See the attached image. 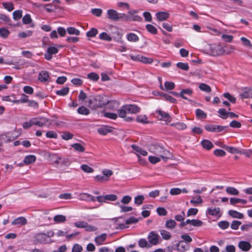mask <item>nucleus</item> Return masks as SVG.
<instances>
[{"instance_id": "obj_26", "label": "nucleus", "mask_w": 252, "mask_h": 252, "mask_svg": "<svg viewBox=\"0 0 252 252\" xmlns=\"http://www.w3.org/2000/svg\"><path fill=\"white\" fill-rule=\"evenodd\" d=\"M201 144L202 147L207 150H210L213 147V143L210 141L206 139L202 140Z\"/></svg>"}, {"instance_id": "obj_50", "label": "nucleus", "mask_w": 252, "mask_h": 252, "mask_svg": "<svg viewBox=\"0 0 252 252\" xmlns=\"http://www.w3.org/2000/svg\"><path fill=\"white\" fill-rule=\"evenodd\" d=\"M165 90L166 91L172 90L175 88V84L172 82L166 81L164 83Z\"/></svg>"}, {"instance_id": "obj_5", "label": "nucleus", "mask_w": 252, "mask_h": 252, "mask_svg": "<svg viewBox=\"0 0 252 252\" xmlns=\"http://www.w3.org/2000/svg\"><path fill=\"white\" fill-rule=\"evenodd\" d=\"M210 51L214 56H222L224 55L223 45L219 43L218 45H213L211 46Z\"/></svg>"}, {"instance_id": "obj_62", "label": "nucleus", "mask_w": 252, "mask_h": 252, "mask_svg": "<svg viewBox=\"0 0 252 252\" xmlns=\"http://www.w3.org/2000/svg\"><path fill=\"white\" fill-rule=\"evenodd\" d=\"M161 158L156 156H149V160L152 164H156L160 161Z\"/></svg>"}, {"instance_id": "obj_52", "label": "nucleus", "mask_w": 252, "mask_h": 252, "mask_svg": "<svg viewBox=\"0 0 252 252\" xmlns=\"http://www.w3.org/2000/svg\"><path fill=\"white\" fill-rule=\"evenodd\" d=\"M9 33V31L6 29L3 28H0V35L2 37L4 38H6L8 36Z\"/></svg>"}, {"instance_id": "obj_7", "label": "nucleus", "mask_w": 252, "mask_h": 252, "mask_svg": "<svg viewBox=\"0 0 252 252\" xmlns=\"http://www.w3.org/2000/svg\"><path fill=\"white\" fill-rule=\"evenodd\" d=\"M156 113L160 116L159 119L165 121L166 123H169L171 121V117L167 113L161 110H157Z\"/></svg>"}, {"instance_id": "obj_15", "label": "nucleus", "mask_w": 252, "mask_h": 252, "mask_svg": "<svg viewBox=\"0 0 252 252\" xmlns=\"http://www.w3.org/2000/svg\"><path fill=\"white\" fill-rule=\"evenodd\" d=\"M46 240L47 238L44 233H38L34 237V241L39 243H45Z\"/></svg>"}, {"instance_id": "obj_22", "label": "nucleus", "mask_w": 252, "mask_h": 252, "mask_svg": "<svg viewBox=\"0 0 252 252\" xmlns=\"http://www.w3.org/2000/svg\"><path fill=\"white\" fill-rule=\"evenodd\" d=\"M106 238L107 234L106 233H103L100 236L95 237L94 241L97 245H100L106 240Z\"/></svg>"}, {"instance_id": "obj_41", "label": "nucleus", "mask_w": 252, "mask_h": 252, "mask_svg": "<svg viewBox=\"0 0 252 252\" xmlns=\"http://www.w3.org/2000/svg\"><path fill=\"white\" fill-rule=\"evenodd\" d=\"M99 37L100 39L103 40L110 41L112 40V37L105 32L101 33Z\"/></svg>"}, {"instance_id": "obj_42", "label": "nucleus", "mask_w": 252, "mask_h": 252, "mask_svg": "<svg viewBox=\"0 0 252 252\" xmlns=\"http://www.w3.org/2000/svg\"><path fill=\"white\" fill-rule=\"evenodd\" d=\"M69 92V88L67 87H64L62 89L57 91L56 94L59 95L64 96L66 95Z\"/></svg>"}, {"instance_id": "obj_8", "label": "nucleus", "mask_w": 252, "mask_h": 252, "mask_svg": "<svg viewBox=\"0 0 252 252\" xmlns=\"http://www.w3.org/2000/svg\"><path fill=\"white\" fill-rule=\"evenodd\" d=\"M58 52V49L55 47L48 48L47 52L45 54V58L50 61L52 58V55L56 54Z\"/></svg>"}, {"instance_id": "obj_23", "label": "nucleus", "mask_w": 252, "mask_h": 252, "mask_svg": "<svg viewBox=\"0 0 252 252\" xmlns=\"http://www.w3.org/2000/svg\"><path fill=\"white\" fill-rule=\"evenodd\" d=\"M36 160V157L34 155H29L27 156L24 159V163L26 164H30L31 163H33Z\"/></svg>"}, {"instance_id": "obj_32", "label": "nucleus", "mask_w": 252, "mask_h": 252, "mask_svg": "<svg viewBox=\"0 0 252 252\" xmlns=\"http://www.w3.org/2000/svg\"><path fill=\"white\" fill-rule=\"evenodd\" d=\"M75 151L79 152H84L85 151V148L80 143H74L71 145Z\"/></svg>"}, {"instance_id": "obj_59", "label": "nucleus", "mask_w": 252, "mask_h": 252, "mask_svg": "<svg viewBox=\"0 0 252 252\" xmlns=\"http://www.w3.org/2000/svg\"><path fill=\"white\" fill-rule=\"evenodd\" d=\"M81 169L86 173H92L94 172V169L86 164H83L81 166Z\"/></svg>"}, {"instance_id": "obj_46", "label": "nucleus", "mask_w": 252, "mask_h": 252, "mask_svg": "<svg viewBox=\"0 0 252 252\" xmlns=\"http://www.w3.org/2000/svg\"><path fill=\"white\" fill-rule=\"evenodd\" d=\"M2 4L8 11H11L14 9V5L12 2H3Z\"/></svg>"}, {"instance_id": "obj_29", "label": "nucleus", "mask_w": 252, "mask_h": 252, "mask_svg": "<svg viewBox=\"0 0 252 252\" xmlns=\"http://www.w3.org/2000/svg\"><path fill=\"white\" fill-rule=\"evenodd\" d=\"M136 121L138 123L143 124H148L149 122L148 121L147 116L145 115H140L136 117Z\"/></svg>"}, {"instance_id": "obj_16", "label": "nucleus", "mask_w": 252, "mask_h": 252, "mask_svg": "<svg viewBox=\"0 0 252 252\" xmlns=\"http://www.w3.org/2000/svg\"><path fill=\"white\" fill-rule=\"evenodd\" d=\"M156 15L157 19L159 21L166 20L169 17V14L166 12H158Z\"/></svg>"}, {"instance_id": "obj_47", "label": "nucleus", "mask_w": 252, "mask_h": 252, "mask_svg": "<svg viewBox=\"0 0 252 252\" xmlns=\"http://www.w3.org/2000/svg\"><path fill=\"white\" fill-rule=\"evenodd\" d=\"M202 199L200 196H198L197 197H194L190 200V203L194 205H197L199 204L202 203Z\"/></svg>"}, {"instance_id": "obj_34", "label": "nucleus", "mask_w": 252, "mask_h": 252, "mask_svg": "<svg viewBox=\"0 0 252 252\" xmlns=\"http://www.w3.org/2000/svg\"><path fill=\"white\" fill-rule=\"evenodd\" d=\"M176 222L173 220H169L166 221L165 226L168 229H173L176 225Z\"/></svg>"}, {"instance_id": "obj_53", "label": "nucleus", "mask_w": 252, "mask_h": 252, "mask_svg": "<svg viewBox=\"0 0 252 252\" xmlns=\"http://www.w3.org/2000/svg\"><path fill=\"white\" fill-rule=\"evenodd\" d=\"M160 234L163 239L165 240H168L171 238L170 233L165 230H161L160 231Z\"/></svg>"}, {"instance_id": "obj_39", "label": "nucleus", "mask_w": 252, "mask_h": 252, "mask_svg": "<svg viewBox=\"0 0 252 252\" xmlns=\"http://www.w3.org/2000/svg\"><path fill=\"white\" fill-rule=\"evenodd\" d=\"M138 245L140 248H150L151 247L145 239H140L138 241Z\"/></svg>"}, {"instance_id": "obj_51", "label": "nucleus", "mask_w": 252, "mask_h": 252, "mask_svg": "<svg viewBox=\"0 0 252 252\" xmlns=\"http://www.w3.org/2000/svg\"><path fill=\"white\" fill-rule=\"evenodd\" d=\"M88 78L93 81H96L98 80L99 75L95 72H91L87 75Z\"/></svg>"}, {"instance_id": "obj_10", "label": "nucleus", "mask_w": 252, "mask_h": 252, "mask_svg": "<svg viewBox=\"0 0 252 252\" xmlns=\"http://www.w3.org/2000/svg\"><path fill=\"white\" fill-rule=\"evenodd\" d=\"M239 248L244 252L249 251L252 248L251 244L247 241H241L238 245Z\"/></svg>"}, {"instance_id": "obj_2", "label": "nucleus", "mask_w": 252, "mask_h": 252, "mask_svg": "<svg viewBox=\"0 0 252 252\" xmlns=\"http://www.w3.org/2000/svg\"><path fill=\"white\" fill-rule=\"evenodd\" d=\"M88 102L89 107L92 109H96L106 105L108 100L104 95H96L89 97Z\"/></svg>"}, {"instance_id": "obj_35", "label": "nucleus", "mask_w": 252, "mask_h": 252, "mask_svg": "<svg viewBox=\"0 0 252 252\" xmlns=\"http://www.w3.org/2000/svg\"><path fill=\"white\" fill-rule=\"evenodd\" d=\"M77 112L79 114L87 115L90 113L89 110L85 106H81L78 108Z\"/></svg>"}, {"instance_id": "obj_45", "label": "nucleus", "mask_w": 252, "mask_h": 252, "mask_svg": "<svg viewBox=\"0 0 252 252\" xmlns=\"http://www.w3.org/2000/svg\"><path fill=\"white\" fill-rule=\"evenodd\" d=\"M199 88L201 91H204V92H206L207 93L210 92L211 91V87L209 85H208L206 84H204V83L200 84L199 86Z\"/></svg>"}, {"instance_id": "obj_27", "label": "nucleus", "mask_w": 252, "mask_h": 252, "mask_svg": "<svg viewBox=\"0 0 252 252\" xmlns=\"http://www.w3.org/2000/svg\"><path fill=\"white\" fill-rule=\"evenodd\" d=\"M226 192L230 195H237L239 194V192L237 189L234 187H228L226 188Z\"/></svg>"}, {"instance_id": "obj_64", "label": "nucleus", "mask_w": 252, "mask_h": 252, "mask_svg": "<svg viewBox=\"0 0 252 252\" xmlns=\"http://www.w3.org/2000/svg\"><path fill=\"white\" fill-rule=\"evenodd\" d=\"M196 117H199L200 118H206L207 117L206 114L200 109H197L196 110Z\"/></svg>"}, {"instance_id": "obj_6", "label": "nucleus", "mask_w": 252, "mask_h": 252, "mask_svg": "<svg viewBox=\"0 0 252 252\" xmlns=\"http://www.w3.org/2000/svg\"><path fill=\"white\" fill-rule=\"evenodd\" d=\"M117 196L115 194H106L105 195H100L96 197V200L100 202H105L106 201H114L117 199Z\"/></svg>"}, {"instance_id": "obj_12", "label": "nucleus", "mask_w": 252, "mask_h": 252, "mask_svg": "<svg viewBox=\"0 0 252 252\" xmlns=\"http://www.w3.org/2000/svg\"><path fill=\"white\" fill-rule=\"evenodd\" d=\"M159 236L154 232H151L148 237L149 242L152 245H156L158 243Z\"/></svg>"}, {"instance_id": "obj_21", "label": "nucleus", "mask_w": 252, "mask_h": 252, "mask_svg": "<svg viewBox=\"0 0 252 252\" xmlns=\"http://www.w3.org/2000/svg\"><path fill=\"white\" fill-rule=\"evenodd\" d=\"M192 94V91L190 89H187L182 90L180 93V96L184 99H188L186 95L191 96Z\"/></svg>"}, {"instance_id": "obj_1", "label": "nucleus", "mask_w": 252, "mask_h": 252, "mask_svg": "<svg viewBox=\"0 0 252 252\" xmlns=\"http://www.w3.org/2000/svg\"><path fill=\"white\" fill-rule=\"evenodd\" d=\"M140 110V107L135 104L124 105L118 110L117 112L120 117L124 118L126 122H131L133 119L131 117L126 116L127 114H136Z\"/></svg>"}, {"instance_id": "obj_13", "label": "nucleus", "mask_w": 252, "mask_h": 252, "mask_svg": "<svg viewBox=\"0 0 252 252\" xmlns=\"http://www.w3.org/2000/svg\"><path fill=\"white\" fill-rule=\"evenodd\" d=\"M112 127L107 126H102L97 129L98 132L103 135H106L107 133L112 132Z\"/></svg>"}, {"instance_id": "obj_28", "label": "nucleus", "mask_w": 252, "mask_h": 252, "mask_svg": "<svg viewBox=\"0 0 252 252\" xmlns=\"http://www.w3.org/2000/svg\"><path fill=\"white\" fill-rule=\"evenodd\" d=\"M127 39L130 42H136L139 40L138 36L134 33H128L126 35Z\"/></svg>"}, {"instance_id": "obj_54", "label": "nucleus", "mask_w": 252, "mask_h": 252, "mask_svg": "<svg viewBox=\"0 0 252 252\" xmlns=\"http://www.w3.org/2000/svg\"><path fill=\"white\" fill-rule=\"evenodd\" d=\"M32 32L31 31H27L26 32H20L18 34V36L21 38H24L30 36L32 35Z\"/></svg>"}, {"instance_id": "obj_18", "label": "nucleus", "mask_w": 252, "mask_h": 252, "mask_svg": "<svg viewBox=\"0 0 252 252\" xmlns=\"http://www.w3.org/2000/svg\"><path fill=\"white\" fill-rule=\"evenodd\" d=\"M49 158L50 161L52 163H56L57 165L60 164L61 163V161L62 159V157L56 154H50L49 155Z\"/></svg>"}, {"instance_id": "obj_9", "label": "nucleus", "mask_w": 252, "mask_h": 252, "mask_svg": "<svg viewBox=\"0 0 252 252\" xmlns=\"http://www.w3.org/2000/svg\"><path fill=\"white\" fill-rule=\"evenodd\" d=\"M78 198L81 200L87 201H91L93 202H94L96 200V198L95 199L92 195L87 193H80L79 195Z\"/></svg>"}, {"instance_id": "obj_58", "label": "nucleus", "mask_w": 252, "mask_h": 252, "mask_svg": "<svg viewBox=\"0 0 252 252\" xmlns=\"http://www.w3.org/2000/svg\"><path fill=\"white\" fill-rule=\"evenodd\" d=\"M241 222L238 220H233L232 221L230 227L231 229L233 230H237L241 224Z\"/></svg>"}, {"instance_id": "obj_49", "label": "nucleus", "mask_w": 252, "mask_h": 252, "mask_svg": "<svg viewBox=\"0 0 252 252\" xmlns=\"http://www.w3.org/2000/svg\"><path fill=\"white\" fill-rule=\"evenodd\" d=\"M226 150H227L228 152L232 153V154H237L240 153L239 150L233 147H229L227 146H224L223 147Z\"/></svg>"}, {"instance_id": "obj_3", "label": "nucleus", "mask_w": 252, "mask_h": 252, "mask_svg": "<svg viewBox=\"0 0 252 252\" xmlns=\"http://www.w3.org/2000/svg\"><path fill=\"white\" fill-rule=\"evenodd\" d=\"M149 151L158 156L164 161H166L167 159H170L172 157L170 152L165 149L162 146L158 145H151L149 148Z\"/></svg>"}, {"instance_id": "obj_4", "label": "nucleus", "mask_w": 252, "mask_h": 252, "mask_svg": "<svg viewBox=\"0 0 252 252\" xmlns=\"http://www.w3.org/2000/svg\"><path fill=\"white\" fill-rule=\"evenodd\" d=\"M32 123L33 124V125H36L39 127H42L46 125H50L51 124L50 120L43 117L32 118Z\"/></svg>"}, {"instance_id": "obj_56", "label": "nucleus", "mask_w": 252, "mask_h": 252, "mask_svg": "<svg viewBox=\"0 0 252 252\" xmlns=\"http://www.w3.org/2000/svg\"><path fill=\"white\" fill-rule=\"evenodd\" d=\"M94 179L96 181L104 183L107 182L109 180V178L105 177L104 176L97 175L94 177Z\"/></svg>"}, {"instance_id": "obj_48", "label": "nucleus", "mask_w": 252, "mask_h": 252, "mask_svg": "<svg viewBox=\"0 0 252 252\" xmlns=\"http://www.w3.org/2000/svg\"><path fill=\"white\" fill-rule=\"evenodd\" d=\"M171 126H174L176 128L180 130H184L187 128V126L184 123H177L171 124Z\"/></svg>"}, {"instance_id": "obj_63", "label": "nucleus", "mask_w": 252, "mask_h": 252, "mask_svg": "<svg viewBox=\"0 0 252 252\" xmlns=\"http://www.w3.org/2000/svg\"><path fill=\"white\" fill-rule=\"evenodd\" d=\"M97 30L95 28H92L90 31L87 32V36L89 37H93L97 33Z\"/></svg>"}, {"instance_id": "obj_37", "label": "nucleus", "mask_w": 252, "mask_h": 252, "mask_svg": "<svg viewBox=\"0 0 252 252\" xmlns=\"http://www.w3.org/2000/svg\"><path fill=\"white\" fill-rule=\"evenodd\" d=\"M66 31L70 34H75L76 35H79L80 34V31L74 27L67 28Z\"/></svg>"}, {"instance_id": "obj_14", "label": "nucleus", "mask_w": 252, "mask_h": 252, "mask_svg": "<svg viewBox=\"0 0 252 252\" xmlns=\"http://www.w3.org/2000/svg\"><path fill=\"white\" fill-rule=\"evenodd\" d=\"M240 96L242 98H252V88H245L243 93L241 94Z\"/></svg>"}, {"instance_id": "obj_33", "label": "nucleus", "mask_w": 252, "mask_h": 252, "mask_svg": "<svg viewBox=\"0 0 252 252\" xmlns=\"http://www.w3.org/2000/svg\"><path fill=\"white\" fill-rule=\"evenodd\" d=\"M54 220L58 223L63 222L66 220V217L62 215H58L54 216Z\"/></svg>"}, {"instance_id": "obj_19", "label": "nucleus", "mask_w": 252, "mask_h": 252, "mask_svg": "<svg viewBox=\"0 0 252 252\" xmlns=\"http://www.w3.org/2000/svg\"><path fill=\"white\" fill-rule=\"evenodd\" d=\"M49 77V73L47 71H41L38 75V80L42 82L47 81Z\"/></svg>"}, {"instance_id": "obj_38", "label": "nucleus", "mask_w": 252, "mask_h": 252, "mask_svg": "<svg viewBox=\"0 0 252 252\" xmlns=\"http://www.w3.org/2000/svg\"><path fill=\"white\" fill-rule=\"evenodd\" d=\"M160 95L164 98V99L170 102L175 103L176 102V99L172 97L171 95L161 93Z\"/></svg>"}, {"instance_id": "obj_43", "label": "nucleus", "mask_w": 252, "mask_h": 252, "mask_svg": "<svg viewBox=\"0 0 252 252\" xmlns=\"http://www.w3.org/2000/svg\"><path fill=\"white\" fill-rule=\"evenodd\" d=\"M144 197L142 195H139L135 197L134 198V203L138 205H141L144 201Z\"/></svg>"}, {"instance_id": "obj_11", "label": "nucleus", "mask_w": 252, "mask_h": 252, "mask_svg": "<svg viewBox=\"0 0 252 252\" xmlns=\"http://www.w3.org/2000/svg\"><path fill=\"white\" fill-rule=\"evenodd\" d=\"M108 18L113 21H119V13L115 10L109 9L107 11Z\"/></svg>"}, {"instance_id": "obj_24", "label": "nucleus", "mask_w": 252, "mask_h": 252, "mask_svg": "<svg viewBox=\"0 0 252 252\" xmlns=\"http://www.w3.org/2000/svg\"><path fill=\"white\" fill-rule=\"evenodd\" d=\"M131 147L134 151L142 156H146L148 155L147 151L136 145L133 144Z\"/></svg>"}, {"instance_id": "obj_44", "label": "nucleus", "mask_w": 252, "mask_h": 252, "mask_svg": "<svg viewBox=\"0 0 252 252\" xmlns=\"http://www.w3.org/2000/svg\"><path fill=\"white\" fill-rule=\"evenodd\" d=\"M176 66L182 70L187 71L189 69L188 63L179 62L176 64Z\"/></svg>"}, {"instance_id": "obj_17", "label": "nucleus", "mask_w": 252, "mask_h": 252, "mask_svg": "<svg viewBox=\"0 0 252 252\" xmlns=\"http://www.w3.org/2000/svg\"><path fill=\"white\" fill-rule=\"evenodd\" d=\"M27 223L25 218L21 217L15 219L11 223L12 225H23Z\"/></svg>"}, {"instance_id": "obj_25", "label": "nucleus", "mask_w": 252, "mask_h": 252, "mask_svg": "<svg viewBox=\"0 0 252 252\" xmlns=\"http://www.w3.org/2000/svg\"><path fill=\"white\" fill-rule=\"evenodd\" d=\"M228 213L231 217L233 218L241 219L244 218V215L243 214L235 210H229Z\"/></svg>"}, {"instance_id": "obj_55", "label": "nucleus", "mask_w": 252, "mask_h": 252, "mask_svg": "<svg viewBox=\"0 0 252 252\" xmlns=\"http://www.w3.org/2000/svg\"><path fill=\"white\" fill-rule=\"evenodd\" d=\"M230 224L227 221H220L218 223V226L222 229H225L227 228Z\"/></svg>"}, {"instance_id": "obj_31", "label": "nucleus", "mask_w": 252, "mask_h": 252, "mask_svg": "<svg viewBox=\"0 0 252 252\" xmlns=\"http://www.w3.org/2000/svg\"><path fill=\"white\" fill-rule=\"evenodd\" d=\"M223 49L224 50V54H230L233 52L235 48L232 45H223Z\"/></svg>"}, {"instance_id": "obj_40", "label": "nucleus", "mask_w": 252, "mask_h": 252, "mask_svg": "<svg viewBox=\"0 0 252 252\" xmlns=\"http://www.w3.org/2000/svg\"><path fill=\"white\" fill-rule=\"evenodd\" d=\"M218 113L220 117L223 119H226L228 115V112H227L225 109L221 108L218 110Z\"/></svg>"}, {"instance_id": "obj_60", "label": "nucleus", "mask_w": 252, "mask_h": 252, "mask_svg": "<svg viewBox=\"0 0 252 252\" xmlns=\"http://www.w3.org/2000/svg\"><path fill=\"white\" fill-rule=\"evenodd\" d=\"M105 117L112 119L116 120L118 118V115L116 113L106 112L104 114Z\"/></svg>"}, {"instance_id": "obj_57", "label": "nucleus", "mask_w": 252, "mask_h": 252, "mask_svg": "<svg viewBox=\"0 0 252 252\" xmlns=\"http://www.w3.org/2000/svg\"><path fill=\"white\" fill-rule=\"evenodd\" d=\"M146 27L148 31L150 33L152 34H156L157 33V30L154 26L148 24Z\"/></svg>"}, {"instance_id": "obj_20", "label": "nucleus", "mask_w": 252, "mask_h": 252, "mask_svg": "<svg viewBox=\"0 0 252 252\" xmlns=\"http://www.w3.org/2000/svg\"><path fill=\"white\" fill-rule=\"evenodd\" d=\"M220 209L219 207L217 208H208L206 211V214L217 216L220 213Z\"/></svg>"}, {"instance_id": "obj_61", "label": "nucleus", "mask_w": 252, "mask_h": 252, "mask_svg": "<svg viewBox=\"0 0 252 252\" xmlns=\"http://www.w3.org/2000/svg\"><path fill=\"white\" fill-rule=\"evenodd\" d=\"M153 62V60L152 58H147L146 57H144L143 56H141V59H140V62L146 63V64H150L152 63Z\"/></svg>"}, {"instance_id": "obj_30", "label": "nucleus", "mask_w": 252, "mask_h": 252, "mask_svg": "<svg viewBox=\"0 0 252 252\" xmlns=\"http://www.w3.org/2000/svg\"><path fill=\"white\" fill-rule=\"evenodd\" d=\"M107 104H108V107H109L110 109H112V110H115L118 108L119 103L116 100H112L110 101L108 100V102L107 103Z\"/></svg>"}, {"instance_id": "obj_36", "label": "nucleus", "mask_w": 252, "mask_h": 252, "mask_svg": "<svg viewBox=\"0 0 252 252\" xmlns=\"http://www.w3.org/2000/svg\"><path fill=\"white\" fill-rule=\"evenodd\" d=\"M22 12L21 10L14 11L13 12V19L16 21L20 20L22 17Z\"/></svg>"}]
</instances>
